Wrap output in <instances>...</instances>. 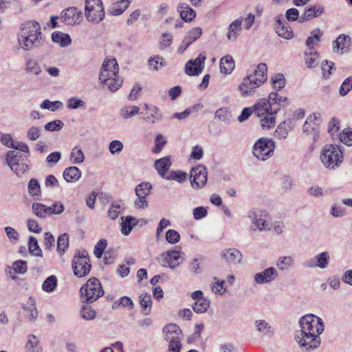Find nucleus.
<instances>
[{"label": "nucleus", "instance_id": "c85d7f7f", "mask_svg": "<svg viewBox=\"0 0 352 352\" xmlns=\"http://www.w3.org/2000/svg\"><path fill=\"white\" fill-rule=\"evenodd\" d=\"M322 34L323 33L318 28L311 32V36L306 40V45L309 51H315L314 47L320 42V38Z\"/></svg>", "mask_w": 352, "mask_h": 352}, {"label": "nucleus", "instance_id": "6ab92c4d", "mask_svg": "<svg viewBox=\"0 0 352 352\" xmlns=\"http://www.w3.org/2000/svg\"><path fill=\"white\" fill-rule=\"evenodd\" d=\"M278 276L277 270L274 267H269L254 275V281L257 284L270 283Z\"/></svg>", "mask_w": 352, "mask_h": 352}, {"label": "nucleus", "instance_id": "f3484780", "mask_svg": "<svg viewBox=\"0 0 352 352\" xmlns=\"http://www.w3.org/2000/svg\"><path fill=\"white\" fill-rule=\"evenodd\" d=\"M180 258V253L178 251L172 250L162 254L159 258L160 263L164 267H168L175 269L179 265V259Z\"/></svg>", "mask_w": 352, "mask_h": 352}, {"label": "nucleus", "instance_id": "bb28decb", "mask_svg": "<svg viewBox=\"0 0 352 352\" xmlns=\"http://www.w3.org/2000/svg\"><path fill=\"white\" fill-rule=\"evenodd\" d=\"M294 128L292 124V120H287L280 123L274 132L275 137L279 139H285L287 137L288 131Z\"/></svg>", "mask_w": 352, "mask_h": 352}, {"label": "nucleus", "instance_id": "2f4dec72", "mask_svg": "<svg viewBox=\"0 0 352 352\" xmlns=\"http://www.w3.org/2000/svg\"><path fill=\"white\" fill-rule=\"evenodd\" d=\"M139 298L142 313L146 316L149 315L152 307V300L151 295L147 293L142 294Z\"/></svg>", "mask_w": 352, "mask_h": 352}, {"label": "nucleus", "instance_id": "9b49d317", "mask_svg": "<svg viewBox=\"0 0 352 352\" xmlns=\"http://www.w3.org/2000/svg\"><path fill=\"white\" fill-rule=\"evenodd\" d=\"M152 185L149 182H142L138 184L135 192L137 199L134 201V207L137 209H145L148 207L147 197L150 194Z\"/></svg>", "mask_w": 352, "mask_h": 352}, {"label": "nucleus", "instance_id": "5701e85b", "mask_svg": "<svg viewBox=\"0 0 352 352\" xmlns=\"http://www.w3.org/2000/svg\"><path fill=\"white\" fill-rule=\"evenodd\" d=\"M351 42V38L344 34L340 35L336 41H333V50L336 53L343 54L348 51Z\"/></svg>", "mask_w": 352, "mask_h": 352}, {"label": "nucleus", "instance_id": "a878e982", "mask_svg": "<svg viewBox=\"0 0 352 352\" xmlns=\"http://www.w3.org/2000/svg\"><path fill=\"white\" fill-rule=\"evenodd\" d=\"M81 171L76 166L66 168L63 173V177L67 182H76L81 177Z\"/></svg>", "mask_w": 352, "mask_h": 352}, {"label": "nucleus", "instance_id": "7c9ffc66", "mask_svg": "<svg viewBox=\"0 0 352 352\" xmlns=\"http://www.w3.org/2000/svg\"><path fill=\"white\" fill-rule=\"evenodd\" d=\"M43 349L40 344L38 338L34 335H29L28 336L25 344L26 352H42Z\"/></svg>", "mask_w": 352, "mask_h": 352}, {"label": "nucleus", "instance_id": "5fc2aeb1", "mask_svg": "<svg viewBox=\"0 0 352 352\" xmlns=\"http://www.w3.org/2000/svg\"><path fill=\"white\" fill-rule=\"evenodd\" d=\"M202 34V30L201 28L196 27L191 29L187 34L185 36L184 39L187 41H190L189 43L192 44L195 41L200 37Z\"/></svg>", "mask_w": 352, "mask_h": 352}, {"label": "nucleus", "instance_id": "473e14b6", "mask_svg": "<svg viewBox=\"0 0 352 352\" xmlns=\"http://www.w3.org/2000/svg\"><path fill=\"white\" fill-rule=\"evenodd\" d=\"M234 61L230 55H226L220 60L221 72L228 74L232 72L234 68Z\"/></svg>", "mask_w": 352, "mask_h": 352}, {"label": "nucleus", "instance_id": "cd10ccee", "mask_svg": "<svg viewBox=\"0 0 352 352\" xmlns=\"http://www.w3.org/2000/svg\"><path fill=\"white\" fill-rule=\"evenodd\" d=\"M317 120V115L316 113H312L309 115L302 128L303 133L309 135V134H316V126L317 123L316 121Z\"/></svg>", "mask_w": 352, "mask_h": 352}, {"label": "nucleus", "instance_id": "864d4df0", "mask_svg": "<svg viewBox=\"0 0 352 352\" xmlns=\"http://www.w3.org/2000/svg\"><path fill=\"white\" fill-rule=\"evenodd\" d=\"M41 126H32L27 131V138L31 141H36L41 137Z\"/></svg>", "mask_w": 352, "mask_h": 352}, {"label": "nucleus", "instance_id": "338daca9", "mask_svg": "<svg viewBox=\"0 0 352 352\" xmlns=\"http://www.w3.org/2000/svg\"><path fill=\"white\" fill-rule=\"evenodd\" d=\"M150 68L158 70L165 65L163 58L159 56H155L148 61Z\"/></svg>", "mask_w": 352, "mask_h": 352}, {"label": "nucleus", "instance_id": "72a5a7b5", "mask_svg": "<svg viewBox=\"0 0 352 352\" xmlns=\"http://www.w3.org/2000/svg\"><path fill=\"white\" fill-rule=\"evenodd\" d=\"M178 11L182 19L185 21H191L196 15L195 11L186 3L180 4L178 7Z\"/></svg>", "mask_w": 352, "mask_h": 352}, {"label": "nucleus", "instance_id": "e433bc0d", "mask_svg": "<svg viewBox=\"0 0 352 352\" xmlns=\"http://www.w3.org/2000/svg\"><path fill=\"white\" fill-rule=\"evenodd\" d=\"M146 113L148 115L146 117H144L143 119L147 122H150L152 124H155L162 119V113L160 109L154 105L150 106L148 112L147 111Z\"/></svg>", "mask_w": 352, "mask_h": 352}, {"label": "nucleus", "instance_id": "aec40b11", "mask_svg": "<svg viewBox=\"0 0 352 352\" xmlns=\"http://www.w3.org/2000/svg\"><path fill=\"white\" fill-rule=\"evenodd\" d=\"M324 12V8L320 5H314L305 9V12L300 16L299 22L303 23L305 21L312 20L314 18L318 17Z\"/></svg>", "mask_w": 352, "mask_h": 352}, {"label": "nucleus", "instance_id": "423d86ee", "mask_svg": "<svg viewBox=\"0 0 352 352\" xmlns=\"http://www.w3.org/2000/svg\"><path fill=\"white\" fill-rule=\"evenodd\" d=\"M30 155L15 151L6 153V161L10 169L18 176H21L29 170Z\"/></svg>", "mask_w": 352, "mask_h": 352}, {"label": "nucleus", "instance_id": "6e6d98bb", "mask_svg": "<svg viewBox=\"0 0 352 352\" xmlns=\"http://www.w3.org/2000/svg\"><path fill=\"white\" fill-rule=\"evenodd\" d=\"M271 81L274 87V89L277 91L280 90L285 85V77L281 74H278L275 75L274 77L272 78Z\"/></svg>", "mask_w": 352, "mask_h": 352}, {"label": "nucleus", "instance_id": "6e6552de", "mask_svg": "<svg viewBox=\"0 0 352 352\" xmlns=\"http://www.w3.org/2000/svg\"><path fill=\"white\" fill-rule=\"evenodd\" d=\"M85 14L88 21L98 23L104 16L101 0H86Z\"/></svg>", "mask_w": 352, "mask_h": 352}, {"label": "nucleus", "instance_id": "69168bd1", "mask_svg": "<svg viewBox=\"0 0 352 352\" xmlns=\"http://www.w3.org/2000/svg\"><path fill=\"white\" fill-rule=\"evenodd\" d=\"M67 106L69 109H76L80 107L85 109L86 107L85 102L82 100L76 98H71L69 99Z\"/></svg>", "mask_w": 352, "mask_h": 352}, {"label": "nucleus", "instance_id": "c03bdc74", "mask_svg": "<svg viewBox=\"0 0 352 352\" xmlns=\"http://www.w3.org/2000/svg\"><path fill=\"white\" fill-rule=\"evenodd\" d=\"M294 258L292 256H281L277 261L276 265L282 271L287 270L294 265Z\"/></svg>", "mask_w": 352, "mask_h": 352}, {"label": "nucleus", "instance_id": "4d7b16f0", "mask_svg": "<svg viewBox=\"0 0 352 352\" xmlns=\"http://www.w3.org/2000/svg\"><path fill=\"white\" fill-rule=\"evenodd\" d=\"M28 189L30 194L34 196H40L41 187L38 181L36 179H31L28 183Z\"/></svg>", "mask_w": 352, "mask_h": 352}, {"label": "nucleus", "instance_id": "ea45409f", "mask_svg": "<svg viewBox=\"0 0 352 352\" xmlns=\"http://www.w3.org/2000/svg\"><path fill=\"white\" fill-rule=\"evenodd\" d=\"M70 162L74 164H80L85 160V155L80 148L75 146L71 151Z\"/></svg>", "mask_w": 352, "mask_h": 352}, {"label": "nucleus", "instance_id": "9d476101", "mask_svg": "<svg viewBox=\"0 0 352 352\" xmlns=\"http://www.w3.org/2000/svg\"><path fill=\"white\" fill-rule=\"evenodd\" d=\"M90 260L86 252L76 255L72 260V269L74 274L78 277H84L88 275L91 270Z\"/></svg>", "mask_w": 352, "mask_h": 352}, {"label": "nucleus", "instance_id": "13d9d810", "mask_svg": "<svg viewBox=\"0 0 352 352\" xmlns=\"http://www.w3.org/2000/svg\"><path fill=\"white\" fill-rule=\"evenodd\" d=\"M41 109H49L54 111L63 107V103L60 101L51 102L48 100H45L40 105Z\"/></svg>", "mask_w": 352, "mask_h": 352}, {"label": "nucleus", "instance_id": "603ef678", "mask_svg": "<svg viewBox=\"0 0 352 352\" xmlns=\"http://www.w3.org/2000/svg\"><path fill=\"white\" fill-rule=\"evenodd\" d=\"M215 118L220 121L230 122L232 116L228 108L222 107L216 111Z\"/></svg>", "mask_w": 352, "mask_h": 352}, {"label": "nucleus", "instance_id": "c9c22d12", "mask_svg": "<svg viewBox=\"0 0 352 352\" xmlns=\"http://www.w3.org/2000/svg\"><path fill=\"white\" fill-rule=\"evenodd\" d=\"M171 163L168 157L157 160L155 162V169L158 172L159 175L162 177H164Z\"/></svg>", "mask_w": 352, "mask_h": 352}, {"label": "nucleus", "instance_id": "f8f14e48", "mask_svg": "<svg viewBox=\"0 0 352 352\" xmlns=\"http://www.w3.org/2000/svg\"><path fill=\"white\" fill-rule=\"evenodd\" d=\"M207 170L204 166L199 165L191 169V185L195 188H203L207 182Z\"/></svg>", "mask_w": 352, "mask_h": 352}, {"label": "nucleus", "instance_id": "ddd939ff", "mask_svg": "<svg viewBox=\"0 0 352 352\" xmlns=\"http://www.w3.org/2000/svg\"><path fill=\"white\" fill-rule=\"evenodd\" d=\"M119 67L115 58L106 59L102 65L99 80H107L108 78L117 77Z\"/></svg>", "mask_w": 352, "mask_h": 352}, {"label": "nucleus", "instance_id": "0eeeda50", "mask_svg": "<svg viewBox=\"0 0 352 352\" xmlns=\"http://www.w3.org/2000/svg\"><path fill=\"white\" fill-rule=\"evenodd\" d=\"M80 292L82 302L89 303L96 301L104 294L101 283L96 278H89L81 287Z\"/></svg>", "mask_w": 352, "mask_h": 352}, {"label": "nucleus", "instance_id": "7ed1b4c3", "mask_svg": "<svg viewBox=\"0 0 352 352\" xmlns=\"http://www.w3.org/2000/svg\"><path fill=\"white\" fill-rule=\"evenodd\" d=\"M267 65L260 63L253 74H250L243 79L242 82L238 87L241 96L249 97L254 94L255 89L267 80Z\"/></svg>", "mask_w": 352, "mask_h": 352}, {"label": "nucleus", "instance_id": "f257e3e1", "mask_svg": "<svg viewBox=\"0 0 352 352\" xmlns=\"http://www.w3.org/2000/svg\"><path fill=\"white\" fill-rule=\"evenodd\" d=\"M300 331L296 335V340L305 351L317 348L320 343L319 335L324 331L322 320L313 315L302 316L300 321Z\"/></svg>", "mask_w": 352, "mask_h": 352}, {"label": "nucleus", "instance_id": "a18cd8bd", "mask_svg": "<svg viewBox=\"0 0 352 352\" xmlns=\"http://www.w3.org/2000/svg\"><path fill=\"white\" fill-rule=\"evenodd\" d=\"M58 280L55 276L47 277L42 285V289L46 292H52L57 287Z\"/></svg>", "mask_w": 352, "mask_h": 352}, {"label": "nucleus", "instance_id": "774afa93", "mask_svg": "<svg viewBox=\"0 0 352 352\" xmlns=\"http://www.w3.org/2000/svg\"><path fill=\"white\" fill-rule=\"evenodd\" d=\"M340 140L342 142L346 145L352 144V130L351 129H344L340 134Z\"/></svg>", "mask_w": 352, "mask_h": 352}, {"label": "nucleus", "instance_id": "f03ea898", "mask_svg": "<svg viewBox=\"0 0 352 352\" xmlns=\"http://www.w3.org/2000/svg\"><path fill=\"white\" fill-rule=\"evenodd\" d=\"M41 32L39 23L28 21L21 23L18 34V42L21 47L26 51L41 45Z\"/></svg>", "mask_w": 352, "mask_h": 352}, {"label": "nucleus", "instance_id": "f704fd0d", "mask_svg": "<svg viewBox=\"0 0 352 352\" xmlns=\"http://www.w3.org/2000/svg\"><path fill=\"white\" fill-rule=\"evenodd\" d=\"M52 39L53 42L61 47L68 46L72 42L71 38L68 34L58 31L52 33Z\"/></svg>", "mask_w": 352, "mask_h": 352}, {"label": "nucleus", "instance_id": "dca6fc26", "mask_svg": "<svg viewBox=\"0 0 352 352\" xmlns=\"http://www.w3.org/2000/svg\"><path fill=\"white\" fill-rule=\"evenodd\" d=\"M81 16V12L76 8H69L62 12L60 19L66 25H74L80 23Z\"/></svg>", "mask_w": 352, "mask_h": 352}, {"label": "nucleus", "instance_id": "bf43d9fd", "mask_svg": "<svg viewBox=\"0 0 352 352\" xmlns=\"http://www.w3.org/2000/svg\"><path fill=\"white\" fill-rule=\"evenodd\" d=\"M25 70L28 72L32 73L35 75H38L41 72V68L38 63L32 59L27 60Z\"/></svg>", "mask_w": 352, "mask_h": 352}, {"label": "nucleus", "instance_id": "680f3d73", "mask_svg": "<svg viewBox=\"0 0 352 352\" xmlns=\"http://www.w3.org/2000/svg\"><path fill=\"white\" fill-rule=\"evenodd\" d=\"M352 89V76H349L346 78L342 84L341 85L339 93L340 96H346L349 91Z\"/></svg>", "mask_w": 352, "mask_h": 352}, {"label": "nucleus", "instance_id": "412c9836", "mask_svg": "<svg viewBox=\"0 0 352 352\" xmlns=\"http://www.w3.org/2000/svg\"><path fill=\"white\" fill-rule=\"evenodd\" d=\"M243 18L239 17L232 21L228 29L227 38L230 41H235L242 31V23Z\"/></svg>", "mask_w": 352, "mask_h": 352}, {"label": "nucleus", "instance_id": "3c124183", "mask_svg": "<svg viewBox=\"0 0 352 352\" xmlns=\"http://www.w3.org/2000/svg\"><path fill=\"white\" fill-rule=\"evenodd\" d=\"M69 245V236L65 233L61 234L57 241V251L60 254H63Z\"/></svg>", "mask_w": 352, "mask_h": 352}, {"label": "nucleus", "instance_id": "4468645a", "mask_svg": "<svg viewBox=\"0 0 352 352\" xmlns=\"http://www.w3.org/2000/svg\"><path fill=\"white\" fill-rule=\"evenodd\" d=\"M276 23L274 28L276 32L279 36L285 39H291L294 36V33L289 23L285 20L282 14L278 15L275 18Z\"/></svg>", "mask_w": 352, "mask_h": 352}, {"label": "nucleus", "instance_id": "4be33fe9", "mask_svg": "<svg viewBox=\"0 0 352 352\" xmlns=\"http://www.w3.org/2000/svg\"><path fill=\"white\" fill-rule=\"evenodd\" d=\"M221 256L225 261L230 264H237L242 259V254L236 248H229L223 250Z\"/></svg>", "mask_w": 352, "mask_h": 352}, {"label": "nucleus", "instance_id": "39448f33", "mask_svg": "<svg viewBox=\"0 0 352 352\" xmlns=\"http://www.w3.org/2000/svg\"><path fill=\"white\" fill-rule=\"evenodd\" d=\"M320 158L324 167L329 170L338 168L344 159L339 146L333 144L324 146L321 150Z\"/></svg>", "mask_w": 352, "mask_h": 352}, {"label": "nucleus", "instance_id": "8fccbe9b", "mask_svg": "<svg viewBox=\"0 0 352 352\" xmlns=\"http://www.w3.org/2000/svg\"><path fill=\"white\" fill-rule=\"evenodd\" d=\"M317 267L324 269L328 266L329 256L327 252H323L315 256Z\"/></svg>", "mask_w": 352, "mask_h": 352}, {"label": "nucleus", "instance_id": "09e8293b", "mask_svg": "<svg viewBox=\"0 0 352 352\" xmlns=\"http://www.w3.org/2000/svg\"><path fill=\"white\" fill-rule=\"evenodd\" d=\"M210 301L206 298H201L195 301L192 305V309L196 313H204L210 307Z\"/></svg>", "mask_w": 352, "mask_h": 352}, {"label": "nucleus", "instance_id": "2eb2a0df", "mask_svg": "<svg viewBox=\"0 0 352 352\" xmlns=\"http://www.w3.org/2000/svg\"><path fill=\"white\" fill-rule=\"evenodd\" d=\"M206 56L200 54L195 60L188 61L185 66V72L188 76L199 75L204 68Z\"/></svg>", "mask_w": 352, "mask_h": 352}, {"label": "nucleus", "instance_id": "a211bd4d", "mask_svg": "<svg viewBox=\"0 0 352 352\" xmlns=\"http://www.w3.org/2000/svg\"><path fill=\"white\" fill-rule=\"evenodd\" d=\"M165 340L168 342L179 341L182 338V331L175 324H168L163 329Z\"/></svg>", "mask_w": 352, "mask_h": 352}, {"label": "nucleus", "instance_id": "052dcab7", "mask_svg": "<svg viewBox=\"0 0 352 352\" xmlns=\"http://www.w3.org/2000/svg\"><path fill=\"white\" fill-rule=\"evenodd\" d=\"M80 316L85 320H93L96 317V312L91 306L84 305L81 309Z\"/></svg>", "mask_w": 352, "mask_h": 352}, {"label": "nucleus", "instance_id": "4c0bfd02", "mask_svg": "<svg viewBox=\"0 0 352 352\" xmlns=\"http://www.w3.org/2000/svg\"><path fill=\"white\" fill-rule=\"evenodd\" d=\"M256 331L263 335H272L274 329L270 324L265 320H257L254 322Z\"/></svg>", "mask_w": 352, "mask_h": 352}, {"label": "nucleus", "instance_id": "393cba45", "mask_svg": "<svg viewBox=\"0 0 352 352\" xmlns=\"http://www.w3.org/2000/svg\"><path fill=\"white\" fill-rule=\"evenodd\" d=\"M268 99L270 103H272V107L278 109V112L280 108L285 107L289 104V100L287 97L281 96L276 92L270 93Z\"/></svg>", "mask_w": 352, "mask_h": 352}, {"label": "nucleus", "instance_id": "1a4fd4ad", "mask_svg": "<svg viewBox=\"0 0 352 352\" xmlns=\"http://www.w3.org/2000/svg\"><path fill=\"white\" fill-rule=\"evenodd\" d=\"M274 142L267 138H260L253 146V154L258 160H266L273 155Z\"/></svg>", "mask_w": 352, "mask_h": 352}, {"label": "nucleus", "instance_id": "49530a36", "mask_svg": "<svg viewBox=\"0 0 352 352\" xmlns=\"http://www.w3.org/2000/svg\"><path fill=\"white\" fill-rule=\"evenodd\" d=\"M305 59L308 67H315L318 65V54L316 51H309L305 53Z\"/></svg>", "mask_w": 352, "mask_h": 352}, {"label": "nucleus", "instance_id": "79ce46f5", "mask_svg": "<svg viewBox=\"0 0 352 352\" xmlns=\"http://www.w3.org/2000/svg\"><path fill=\"white\" fill-rule=\"evenodd\" d=\"M139 107L137 106H124L120 111V116L124 119L127 120L139 113Z\"/></svg>", "mask_w": 352, "mask_h": 352}, {"label": "nucleus", "instance_id": "b1692460", "mask_svg": "<svg viewBox=\"0 0 352 352\" xmlns=\"http://www.w3.org/2000/svg\"><path fill=\"white\" fill-rule=\"evenodd\" d=\"M120 220L121 232L125 236L129 235L133 228L138 223V220L136 218L129 215L126 217H122Z\"/></svg>", "mask_w": 352, "mask_h": 352}, {"label": "nucleus", "instance_id": "c756f323", "mask_svg": "<svg viewBox=\"0 0 352 352\" xmlns=\"http://www.w3.org/2000/svg\"><path fill=\"white\" fill-rule=\"evenodd\" d=\"M36 302L34 298L30 297L27 302V305L22 306L23 309L27 312L30 321H35L38 317V312L36 308Z\"/></svg>", "mask_w": 352, "mask_h": 352}, {"label": "nucleus", "instance_id": "de8ad7c7", "mask_svg": "<svg viewBox=\"0 0 352 352\" xmlns=\"http://www.w3.org/2000/svg\"><path fill=\"white\" fill-rule=\"evenodd\" d=\"M32 209L34 214L39 218H45L47 216V211H50L47 208V206L41 203H34Z\"/></svg>", "mask_w": 352, "mask_h": 352}, {"label": "nucleus", "instance_id": "e2e57ef3", "mask_svg": "<svg viewBox=\"0 0 352 352\" xmlns=\"http://www.w3.org/2000/svg\"><path fill=\"white\" fill-rule=\"evenodd\" d=\"M64 124L60 120H55L50 122L45 125V129L47 131H57L62 129Z\"/></svg>", "mask_w": 352, "mask_h": 352}, {"label": "nucleus", "instance_id": "20e7f679", "mask_svg": "<svg viewBox=\"0 0 352 352\" xmlns=\"http://www.w3.org/2000/svg\"><path fill=\"white\" fill-rule=\"evenodd\" d=\"M254 115L260 118V124L263 129H269L275 124L276 114L278 109L274 108L269 99L263 98L259 100L254 105Z\"/></svg>", "mask_w": 352, "mask_h": 352}, {"label": "nucleus", "instance_id": "0e129e2a", "mask_svg": "<svg viewBox=\"0 0 352 352\" xmlns=\"http://www.w3.org/2000/svg\"><path fill=\"white\" fill-rule=\"evenodd\" d=\"M123 147V144L120 141L113 140L109 145V150L112 155H119Z\"/></svg>", "mask_w": 352, "mask_h": 352}, {"label": "nucleus", "instance_id": "58836bf2", "mask_svg": "<svg viewBox=\"0 0 352 352\" xmlns=\"http://www.w3.org/2000/svg\"><path fill=\"white\" fill-rule=\"evenodd\" d=\"M100 81L105 84L111 92L117 91L123 82L122 79L118 75L117 77H111Z\"/></svg>", "mask_w": 352, "mask_h": 352}, {"label": "nucleus", "instance_id": "37998d69", "mask_svg": "<svg viewBox=\"0 0 352 352\" xmlns=\"http://www.w3.org/2000/svg\"><path fill=\"white\" fill-rule=\"evenodd\" d=\"M28 249L30 253L35 256H42V250L38 246V241L34 236H30L28 240Z\"/></svg>", "mask_w": 352, "mask_h": 352}, {"label": "nucleus", "instance_id": "a19ab883", "mask_svg": "<svg viewBox=\"0 0 352 352\" xmlns=\"http://www.w3.org/2000/svg\"><path fill=\"white\" fill-rule=\"evenodd\" d=\"M130 2L127 0H122L113 5L109 12L112 15L118 16L122 14L129 7Z\"/></svg>", "mask_w": 352, "mask_h": 352}]
</instances>
